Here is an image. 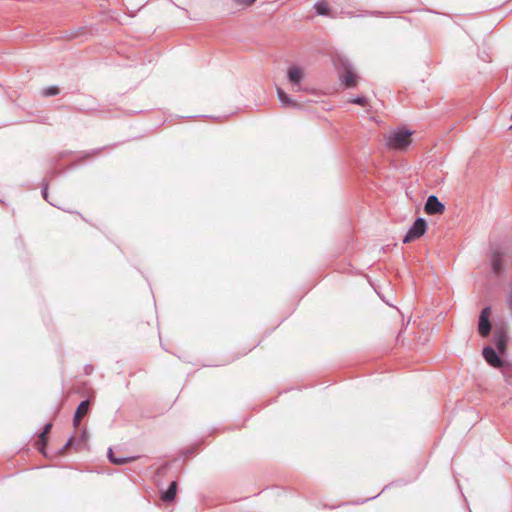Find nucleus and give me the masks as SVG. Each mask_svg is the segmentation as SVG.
Returning <instances> with one entry per match:
<instances>
[{
  "label": "nucleus",
  "mask_w": 512,
  "mask_h": 512,
  "mask_svg": "<svg viewBox=\"0 0 512 512\" xmlns=\"http://www.w3.org/2000/svg\"><path fill=\"white\" fill-rule=\"evenodd\" d=\"M412 132L399 130L391 132L387 136V147L393 150L404 151L412 143Z\"/></svg>",
  "instance_id": "obj_1"
},
{
  "label": "nucleus",
  "mask_w": 512,
  "mask_h": 512,
  "mask_svg": "<svg viewBox=\"0 0 512 512\" xmlns=\"http://www.w3.org/2000/svg\"><path fill=\"white\" fill-rule=\"evenodd\" d=\"M506 257V251L502 248L496 247L493 248L490 254V263L492 267V271L499 275L504 270V259Z\"/></svg>",
  "instance_id": "obj_2"
},
{
  "label": "nucleus",
  "mask_w": 512,
  "mask_h": 512,
  "mask_svg": "<svg viewBox=\"0 0 512 512\" xmlns=\"http://www.w3.org/2000/svg\"><path fill=\"white\" fill-rule=\"evenodd\" d=\"M427 224L426 221L422 218H418L413 226L409 229L406 236L403 239L404 243H410L418 238H420L426 232Z\"/></svg>",
  "instance_id": "obj_3"
},
{
  "label": "nucleus",
  "mask_w": 512,
  "mask_h": 512,
  "mask_svg": "<svg viewBox=\"0 0 512 512\" xmlns=\"http://www.w3.org/2000/svg\"><path fill=\"white\" fill-rule=\"evenodd\" d=\"M491 308L485 307L479 316V325L478 331L482 337H487L491 332V322H490Z\"/></svg>",
  "instance_id": "obj_4"
},
{
  "label": "nucleus",
  "mask_w": 512,
  "mask_h": 512,
  "mask_svg": "<svg viewBox=\"0 0 512 512\" xmlns=\"http://www.w3.org/2000/svg\"><path fill=\"white\" fill-rule=\"evenodd\" d=\"M287 77H288L289 82L293 86L297 87L296 91H299L300 84L305 78V70H304V68L297 66V65L290 66L287 70Z\"/></svg>",
  "instance_id": "obj_5"
},
{
  "label": "nucleus",
  "mask_w": 512,
  "mask_h": 512,
  "mask_svg": "<svg viewBox=\"0 0 512 512\" xmlns=\"http://www.w3.org/2000/svg\"><path fill=\"white\" fill-rule=\"evenodd\" d=\"M425 212L429 215L434 214H443L445 207L444 205L438 200V198L434 195H431L428 197L427 202L425 204Z\"/></svg>",
  "instance_id": "obj_6"
},
{
  "label": "nucleus",
  "mask_w": 512,
  "mask_h": 512,
  "mask_svg": "<svg viewBox=\"0 0 512 512\" xmlns=\"http://www.w3.org/2000/svg\"><path fill=\"white\" fill-rule=\"evenodd\" d=\"M483 356L487 363L494 368H500L503 366V360L497 355L496 351L492 347H486L483 349Z\"/></svg>",
  "instance_id": "obj_7"
},
{
  "label": "nucleus",
  "mask_w": 512,
  "mask_h": 512,
  "mask_svg": "<svg viewBox=\"0 0 512 512\" xmlns=\"http://www.w3.org/2000/svg\"><path fill=\"white\" fill-rule=\"evenodd\" d=\"M341 80L347 88H352L357 85L358 76L350 68H346L341 75Z\"/></svg>",
  "instance_id": "obj_8"
},
{
  "label": "nucleus",
  "mask_w": 512,
  "mask_h": 512,
  "mask_svg": "<svg viewBox=\"0 0 512 512\" xmlns=\"http://www.w3.org/2000/svg\"><path fill=\"white\" fill-rule=\"evenodd\" d=\"M494 338H495V345H496L498 351L500 353H504L506 351L507 342H508V337H507L506 332L504 330L496 331Z\"/></svg>",
  "instance_id": "obj_9"
},
{
  "label": "nucleus",
  "mask_w": 512,
  "mask_h": 512,
  "mask_svg": "<svg viewBox=\"0 0 512 512\" xmlns=\"http://www.w3.org/2000/svg\"><path fill=\"white\" fill-rule=\"evenodd\" d=\"M88 409H89V401L88 400L82 401L78 405L75 415H74V419H73V423L75 426L79 425L81 419L88 413Z\"/></svg>",
  "instance_id": "obj_10"
},
{
  "label": "nucleus",
  "mask_w": 512,
  "mask_h": 512,
  "mask_svg": "<svg viewBox=\"0 0 512 512\" xmlns=\"http://www.w3.org/2000/svg\"><path fill=\"white\" fill-rule=\"evenodd\" d=\"M177 482L176 481H172L169 485V488L162 493L161 495V499L162 501L164 502H172L175 497H176V494H177Z\"/></svg>",
  "instance_id": "obj_11"
},
{
  "label": "nucleus",
  "mask_w": 512,
  "mask_h": 512,
  "mask_svg": "<svg viewBox=\"0 0 512 512\" xmlns=\"http://www.w3.org/2000/svg\"><path fill=\"white\" fill-rule=\"evenodd\" d=\"M277 95L280 102L285 106L300 107V105L293 101L281 88H277Z\"/></svg>",
  "instance_id": "obj_12"
},
{
  "label": "nucleus",
  "mask_w": 512,
  "mask_h": 512,
  "mask_svg": "<svg viewBox=\"0 0 512 512\" xmlns=\"http://www.w3.org/2000/svg\"><path fill=\"white\" fill-rule=\"evenodd\" d=\"M109 459L112 463H114L116 465H122V464H126L129 462L135 461L137 459V457H122V456L116 457L113 454L112 450H110L109 451Z\"/></svg>",
  "instance_id": "obj_13"
},
{
  "label": "nucleus",
  "mask_w": 512,
  "mask_h": 512,
  "mask_svg": "<svg viewBox=\"0 0 512 512\" xmlns=\"http://www.w3.org/2000/svg\"><path fill=\"white\" fill-rule=\"evenodd\" d=\"M315 9L319 15H328L329 7L326 1H320L315 4Z\"/></svg>",
  "instance_id": "obj_14"
},
{
  "label": "nucleus",
  "mask_w": 512,
  "mask_h": 512,
  "mask_svg": "<svg viewBox=\"0 0 512 512\" xmlns=\"http://www.w3.org/2000/svg\"><path fill=\"white\" fill-rule=\"evenodd\" d=\"M46 443H47V436L40 434L38 437V440L36 442V445H37L39 451L44 455H45L44 448L46 446Z\"/></svg>",
  "instance_id": "obj_15"
},
{
  "label": "nucleus",
  "mask_w": 512,
  "mask_h": 512,
  "mask_svg": "<svg viewBox=\"0 0 512 512\" xmlns=\"http://www.w3.org/2000/svg\"><path fill=\"white\" fill-rule=\"evenodd\" d=\"M235 5L239 8H247L250 7L256 0H232Z\"/></svg>",
  "instance_id": "obj_16"
},
{
  "label": "nucleus",
  "mask_w": 512,
  "mask_h": 512,
  "mask_svg": "<svg viewBox=\"0 0 512 512\" xmlns=\"http://www.w3.org/2000/svg\"><path fill=\"white\" fill-rule=\"evenodd\" d=\"M351 103L358 104V105H361V106H366L367 105V100L364 97H356V98L351 100Z\"/></svg>",
  "instance_id": "obj_17"
},
{
  "label": "nucleus",
  "mask_w": 512,
  "mask_h": 512,
  "mask_svg": "<svg viewBox=\"0 0 512 512\" xmlns=\"http://www.w3.org/2000/svg\"><path fill=\"white\" fill-rule=\"evenodd\" d=\"M59 93V89L57 87H50L44 91L45 96H53Z\"/></svg>",
  "instance_id": "obj_18"
},
{
  "label": "nucleus",
  "mask_w": 512,
  "mask_h": 512,
  "mask_svg": "<svg viewBox=\"0 0 512 512\" xmlns=\"http://www.w3.org/2000/svg\"><path fill=\"white\" fill-rule=\"evenodd\" d=\"M51 428H52V424H50V423L46 424L43 431L41 432V434L47 436L49 434Z\"/></svg>",
  "instance_id": "obj_19"
},
{
  "label": "nucleus",
  "mask_w": 512,
  "mask_h": 512,
  "mask_svg": "<svg viewBox=\"0 0 512 512\" xmlns=\"http://www.w3.org/2000/svg\"><path fill=\"white\" fill-rule=\"evenodd\" d=\"M71 443H72V439H69V441L67 442V444H66L65 448H66V447H68V446H70V445H71Z\"/></svg>",
  "instance_id": "obj_20"
},
{
  "label": "nucleus",
  "mask_w": 512,
  "mask_h": 512,
  "mask_svg": "<svg viewBox=\"0 0 512 512\" xmlns=\"http://www.w3.org/2000/svg\"><path fill=\"white\" fill-rule=\"evenodd\" d=\"M510 129L512 130V126L510 127Z\"/></svg>",
  "instance_id": "obj_21"
}]
</instances>
